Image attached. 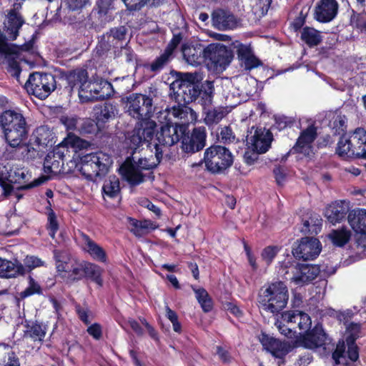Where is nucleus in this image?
I'll return each instance as SVG.
<instances>
[{
    "instance_id": "nucleus-42",
    "label": "nucleus",
    "mask_w": 366,
    "mask_h": 366,
    "mask_svg": "<svg viewBox=\"0 0 366 366\" xmlns=\"http://www.w3.org/2000/svg\"><path fill=\"white\" fill-rule=\"evenodd\" d=\"M11 147L16 148L17 157L23 159H32L35 158L38 154L37 149L30 142L24 144L22 142L19 145L12 146Z\"/></svg>"
},
{
    "instance_id": "nucleus-33",
    "label": "nucleus",
    "mask_w": 366,
    "mask_h": 366,
    "mask_svg": "<svg viewBox=\"0 0 366 366\" xmlns=\"http://www.w3.org/2000/svg\"><path fill=\"white\" fill-rule=\"evenodd\" d=\"M127 221L130 232L138 237H143L150 231L154 230L157 228V224L156 223L148 219L139 221L137 219L128 217Z\"/></svg>"
},
{
    "instance_id": "nucleus-59",
    "label": "nucleus",
    "mask_w": 366,
    "mask_h": 366,
    "mask_svg": "<svg viewBox=\"0 0 366 366\" xmlns=\"http://www.w3.org/2000/svg\"><path fill=\"white\" fill-rule=\"evenodd\" d=\"M41 293V288L40 285L33 278L29 277V286L21 292V297L25 298L34 294L39 295Z\"/></svg>"
},
{
    "instance_id": "nucleus-45",
    "label": "nucleus",
    "mask_w": 366,
    "mask_h": 366,
    "mask_svg": "<svg viewBox=\"0 0 366 366\" xmlns=\"http://www.w3.org/2000/svg\"><path fill=\"white\" fill-rule=\"evenodd\" d=\"M102 272V269L95 264L86 262L84 264V277L91 278L99 286H102L103 282L101 277Z\"/></svg>"
},
{
    "instance_id": "nucleus-19",
    "label": "nucleus",
    "mask_w": 366,
    "mask_h": 366,
    "mask_svg": "<svg viewBox=\"0 0 366 366\" xmlns=\"http://www.w3.org/2000/svg\"><path fill=\"white\" fill-rule=\"evenodd\" d=\"M260 342L263 347L277 358H283L291 350L288 342H282L266 335H262Z\"/></svg>"
},
{
    "instance_id": "nucleus-4",
    "label": "nucleus",
    "mask_w": 366,
    "mask_h": 366,
    "mask_svg": "<svg viewBox=\"0 0 366 366\" xmlns=\"http://www.w3.org/2000/svg\"><path fill=\"white\" fill-rule=\"evenodd\" d=\"M0 124L10 147L19 145L26 139V123L21 114L11 110L6 111L0 116Z\"/></svg>"
},
{
    "instance_id": "nucleus-35",
    "label": "nucleus",
    "mask_w": 366,
    "mask_h": 366,
    "mask_svg": "<svg viewBox=\"0 0 366 366\" xmlns=\"http://www.w3.org/2000/svg\"><path fill=\"white\" fill-rule=\"evenodd\" d=\"M184 75L187 77L189 76L188 74H185ZM189 77H191L190 75ZM172 86L173 89H175L177 87L178 88L177 94L179 96L182 94H186L187 92H189V97H188L187 98H184L185 102H192L195 99L197 96V92L194 89V85L192 84L190 79H189L188 78L182 80H177L172 84Z\"/></svg>"
},
{
    "instance_id": "nucleus-44",
    "label": "nucleus",
    "mask_w": 366,
    "mask_h": 366,
    "mask_svg": "<svg viewBox=\"0 0 366 366\" xmlns=\"http://www.w3.org/2000/svg\"><path fill=\"white\" fill-rule=\"evenodd\" d=\"M63 161L47 154L44 162V170L46 174L56 175L61 172Z\"/></svg>"
},
{
    "instance_id": "nucleus-34",
    "label": "nucleus",
    "mask_w": 366,
    "mask_h": 366,
    "mask_svg": "<svg viewBox=\"0 0 366 366\" xmlns=\"http://www.w3.org/2000/svg\"><path fill=\"white\" fill-rule=\"evenodd\" d=\"M237 55L246 69L251 70L260 65L259 60L254 55L249 46L239 44L237 47Z\"/></svg>"
},
{
    "instance_id": "nucleus-12",
    "label": "nucleus",
    "mask_w": 366,
    "mask_h": 366,
    "mask_svg": "<svg viewBox=\"0 0 366 366\" xmlns=\"http://www.w3.org/2000/svg\"><path fill=\"white\" fill-rule=\"evenodd\" d=\"M358 357L357 345H347L344 342H339L332 354L335 366H352Z\"/></svg>"
},
{
    "instance_id": "nucleus-50",
    "label": "nucleus",
    "mask_w": 366,
    "mask_h": 366,
    "mask_svg": "<svg viewBox=\"0 0 366 366\" xmlns=\"http://www.w3.org/2000/svg\"><path fill=\"white\" fill-rule=\"evenodd\" d=\"M345 325L346 327L347 334L346 345H355V340L360 337V325L354 322L347 323V320H345Z\"/></svg>"
},
{
    "instance_id": "nucleus-2",
    "label": "nucleus",
    "mask_w": 366,
    "mask_h": 366,
    "mask_svg": "<svg viewBox=\"0 0 366 366\" xmlns=\"http://www.w3.org/2000/svg\"><path fill=\"white\" fill-rule=\"evenodd\" d=\"M288 297V290L283 282H272L261 289L259 307L266 312L277 315L286 307Z\"/></svg>"
},
{
    "instance_id": "nucleus-38",
    "label": "nucleus",
    "mask_w": 366,
    "mask_h": 366,
    "mask_svg": "<svg viewBox=\"0 0 366 366\" xmlns=\"http://www.w3.org/2000/svg\"><path fill=\"white\" fill-rule=\"evenodd\" d=\"M211 16L212 23H238L237 18L228 8H216Z\"/></svg>"
},
{
    "instance_id": "nucleus-31",
    "label": "nucleus",
    "mask_w": 366,
    "mask_h": 366,
    "mask_svg": "<svg viewBox=\"0 0 366 366\" xmlns=\"http://www.w3.org/2000/svg\"><path fill=\"white\" fill-rule=\"evenodd\" d=\"M350 144L354 148L356 157H366V131L362 128L356 129L348 136Z\"/></svg>"
},
{
    "instance_id": "nucleus-46",
    "label": "nucleus",
    "mask_w": 366,
    "mask_h": 366,
    "mask_svg": "<svg viewBox=\"0 0 366 366\" xmlns=\"http://www.w3.org/2000/svg\"><path fill=\"white\" fill-rule=\"evenodd\" d=\"M290 317L295 319H300V321L297 322V327L300 330H308L311 326L312 322L310 316L302 311L295 310L285 312V317L290 318Z\"/></svg>"
},
{
    "instance_id": "nucleus-63",
    "label": "nucleus",
    "mask_w": 366,
    "mask_h": 366,
    "mask_svg": "<svg viewBox=\"0 0 366 366\" xmlns=\"http://www.w3.org/2000/svg\"><path fill=\"white\" fill-rule=\"evenodd\" d=\"M49 235L51 238L55 237V234L59 229V224L56 219V216L53 211L48 214V227Z\"/></svg>"
},
{
    "instance_id": "nucleus-54",
    "label": "nucleus",
    "mask_w": 366,
    "mask_h": 366,
    "mask_svg": "<svg viewBox=\"0 0 366 366\" xmlns=\"http://www.w3.org/2000/svg\"><path fill=\"white\" fill-rule=\"evenodd\" d=\"M9 52L1 54L5 56L9 66V71L12 72L15 76H19L20 69L18 62L14 59L13 55L15 54V49L9 45Z\"/></svg>"
},
{
    "instance_id": "nucleus-41",
    "label": "nucleus",
    "mask_w": 366,
    "mask_h": 366,
    "mask_svg": "<svg viewBox=\"0 0 366 366\" xmlns=\"http://www.w3.org/2000/svg\"><path fill=\"white\" fill-rule=\"evenodd\" d=\"M117 114V109L112 104H105L95 113L97 124L104 123L113 119Z\"/></svg>"
},
{
    "instance_id": "nucleus-21",
    "label": "nucleus",
    "mask_w": 366,
    "mask_h": 366,
    "mask_svg": "<svg viewBox=\"0 0 366 366\" xmlns=\"http://www.w3.org/2000/svg\"><path fill=\"white\" fill-rule=\"evenodd\" d=\"M252 149L259 153H265L270 147L272 141V134L269 130L262 128L254 129V134L248 139Z\"/></svg>"
},
{
    "instance_id": "nucleus-60",
    "label": "nucleus",
    "mask_w": 366,
    "mask_h": 366,
    "mask_svg": "<svg viewBox=\"0 0 366 366\" xmlns=\"http://www.w3.org/2000/svg\"><path fill=\"white\" fill-rule=\"evenodd\" d=\"M97 123L89 119H81L79 132L80 134H92L96 131Z\"/></svg>"
},
{
    "instance_id": "nucleus-28",
    "label": "nucleus",
    "mask_w": 366,
    "mask_h": 366,
    "mask_svg": "<svg viewBox=\"0 0 366 366\" xmlns=\"http://www.w3.org/2000/svg\"><path fill=\"white\" fill-rule=\"evenodd\" d=\"M326 340V334L321 327L316 326L312 330L305 334L302 340V345L309 349L322 346Z\"/></svg>"
},
{
    "instance_id": "nucleus-57",
    "label": "nucleus",
    "mask_w": 366,
    "mask_h": 366,
    "mask_svg": "<svg viewBox=\"0 0 366 366\" xmlns=\"http://www.w3.org/2000/svg\"><path fill=\"white\" fill-rule=\"evenodd\" d=\"M321 221L318 217H316L315 219L310 218V220H305L303 223L302 232L317 234L321 229Z\"/></svg>"
},
{
    "instance_id": "nucleus-1",
    "label": "nucleus",
    "mask_w": 366,
    "mask_h": 366,
    "mask_svg": "<svg viewBox=\"0 0 366 366\" xmlns=\"http://www.w3.org/2000/svg\"><path fill=\"white\" fill-rule=\"evenodd\" d=\"M68 83L71 89L78 91L82 102L104 99L110 96L112 85L105 80L88 81L86 69H77L68 75Z\"/></svg>"
},
{
    "instance_id": "nucleus-39",
    "label": "nucleus",
    "mask_w": 366,
    "mask_h": 366,
    "mask_svg": "<svg viewBox=\"0 0 366 366\" xmlns=\"http://www.w3.org/2000/svg\"><path fill=\"white\" fill-rule=\"evenodd\" d=\"M229 111L226 107H216L207 109L204 112V121L208 126L218 124L227 114Z\"/></svg>"
},
{
    "instance_id": "nucleus-16",
    "label": "nucleus",
    "mask_w": 366,
    "mask_h": 366,
    "mask_svg": "<svg viewBox=\"0 0 366 366\" xmlns=\"http://www.w3.org/2000/svg\"><path fill=\"white\" fill-rule=\"evenodd\" d=\"M338 9L336 0H320L315 9V19L320 23H329L337 16Z\"/></svg>"
},
{
    "instance_id": "nucleus-11",
    "label": "nucleus",
    "mask_w": 366,
    "mask_h": 366,
    "mask_svg": "<svg viewBox=\"0 0 366 366\" xmlns=\"http://www.w3.org/2000/svg\"><path fill=\"white\" fill-rule=\"evenodd\" d=\"M321 249V243L317 238L305 237L293 249L292 254L299 259L312 260L319 255Z\"/></svg>"
},
{
    "instance_id": "nucleus-29",
    "label": "nucleus",
    "mask_w": 366,
    "mask_h": 366,
    "mask_svg": "<svg viewBox=\"0 0 366 366\" xmlns=\"http://www.w3.org/2000/svg\"><path fill=\"white\" fill-rule=\"evenodd\" d=\"M114 0H97L96 5L89 14V20L92 23L95 21L104 23L109 21L108 19L109 11L112 8Z\"/></svg>"
},
{
    "instance_id": "nucleus-18",
    "label": "nucleus",
    "mask_w": 366,
    "mask_h": 366,
    "mask_svg": "<svg viewBox=\"0 0 366 366\" xmlns=\"http://www.w3.org/2000/svg\"><path fill=\"white\" fill-rule=\"evenodd\" d=\"M292 272L291 281L301 285L314 280L320 274V268L316 265L298 264Z\"/></svg>"
},
{
    "instance_id": "nucleus-7",
    "label": "nucleus",
    "mask_w": 366,
    "mask_h": 366,
    "mask_svg": "<svg viewBox=\"0 0 366 366\" xmlns=\"http://www.w3.org/2000/svg\"><path fill=\"white\" fill-rule=\"evenodd\" d=\"M29 94L39 99H46L56 88L54 76L50 74L33 73L25 84Z\"/></svg>"
},
{
    "instance_id": "nucleus-10",
    "label": "nucleus",
    "mask_w": 366,
    "mask_h": 366,
    "mask_svg": "<svg viewBox=\"0 0 366 366\" xmlns=\"http://www.w3.org/2000/svg\"><path fill=\"white\" fill-rule=\"evenodd\" d=\"M152 100L141 94H132L127 97V107L130 116L137 119H143L151 112Z\"/></svg>"
},
{
    "instance_id": "nucleus-9",
    "label": "nucleus",
    "mask_w": 366,
    "mask_h": 366,
    "mask_svg": "<svg viewBox=\"0 0 366 366\" xmlns=\"http://www.w3.org/2000/svg\"><path fill=\"white\" fill-rule=\"evenodd\" d=\"M156 123L150 119H144L138 122L130 137L131 147L137 149L142 144H147L148 147H152L151 141L153 139Z\"/></svg>"
},
{
    "instance_id": "nucleus-32",
    "label": "nucleus",
    "mask_w": 366,
    "mask_h": 366,
    "mask_svg": "<svg viewBox=\"0 0 366 366\" xmlns=\"http://www.w3.org/2000/svg\"><path fill=\"white\" fill-rule=\"evenodd\" d=\"M26 269L21 263L0 258V277L11 278L25 274Z\"/></svg>"
},
{
    "instance_id": "nucleus-8",
    "label": "nucleus",
    "mask_w": 366,
    "mask_h": 366,
    "mask_svg": "<svg viewBox=\"0 0 366 366\" xmlns=\"http://www.w3.org/2000/svg\"><path fill=\"white\" fill-rule=\"evenodd\" d=\"M232 60L231 52L221 44H211L204 47V61L216 70H224Z\"/></svg>"
},
{
    "instance_id": "nucleus-43",
    "label": "nucleus",
    "mask_w": 366,
    "mask_h": 366,
    "mask_svg": "<svg viewBox=\"0 0 366 366\" xmlns=\"http://www.w3.org/2000/svg\"><path fill=\"white\" fill-rule=\"evenodd\" d=\"M350 237V231L345 227H342L340 229H334L329 234V237L332 243L339 247H342L347 243Z\"/></svg>"
},
{
    "instance_id": "nucleus-64",
    "label": "nucleus",
    "mask_w": 366,
    "mask_h": 366,
    "mask_svg": "<svg viewBox=\"0 0 366 366\" xmlns=\"http://www.w3.org/2000/svg\"><path fill=\"white\" fill-rule=\"evenodd\" d=\"M30 335L34 340H42L46 335L45 327L39 324H34L31 327Z\"/></svg>"
},
{
    "instance_id": "nucleus-36",
    "label": "nucleus",
    "mask_w": 366,
    "mask_h": 366,
    "mask_svg": "<svg viewBox=\"0 0 366 366\" xmlns=\"http://www.w3.org/2000/svg\"><path fill=\"white\" fill-rule=\"evenodd\" d=\"M54 259L56 260V267L59 272L69 273L72 264L75 259L71 257L66 251L55 250L54 252Z\"/></svg>"
},
{
    "instance_id": "nucleus-27",
    "label": "nucleus",
    "mask_w": 366,
    "mask_h": 366,
    "mask_svg": "<svg viewBox=\"0 0 366 366\" xmlns=\"http://www.w3.org/2000/svg\"><path fill=\"white\" fill-rule=\"evenodd\" d=\"M169 114L179 120V122L176 123L177 125H187L190 123H194L197 120V113L190 107L184 105L173 107L169 111Z\"/></svg>"
},
{
    "instance_id": "nucleus-40",
    "label": "nucleus",
    "mask_w": 366,
    "mask_h": 366,
    "mask_svg": "<svg viewBox=\"0 0 366 366\" xmlns=\"http://www.w3.org/2000/svg\"><path fill=\"white\" fill-rule=\"evenodd\" d=\"M350 139L347 136H342L337 143V154L343 159L355 158L356 154L353 147L350 144Z\"/></svg>"
},
{
    "instance_id": "nucleus-20",
    "label": "nucleus",
    "mask_w": 366,
    "mask_h": 366,
    "mask_svg": "<svg viewBox=\"0 0 366 366\" xmlns=\"http://www.w3.org/2000/svg\"><path fill=\"white\" fill-rule=\"evenodd\" d=\"M79 242L82 250L88 253L94 260L101 262L107 261V254L104 249L88 235L80 233Z\"/></svg>"
},
{
    "instance_id": "nucleus-3",
    "label": "nucleus",
    "mask_w": 366,
    "mask_h": 366,
    "mask_svg": "<svg viewBox=\"0 0 366 366\" xmlns=\"http://www.w3.org/2000/svg\"><path fill=\"white\" fill-rule=\"evenodd\" d=\"M112 164L110 155L103 152L86 154L81 158L79 171L88 181L96 182L104 176Z\"/></svg>"
},
{
    "instance_id": "nucleus-25",
    "label": "nucleus",
    "mask_w": 366,
    "mask_h": 366,
    "mask_svg": "<svg viewBox=\"0 0 366 366\" xmlns=\"http://www.w3.org/2000/svg\"><path fill=\"white\" fill-rule=\"evenodd\" d=\"M182 40V36L181 34H174L164 52L151 64V70L156 71L162 69L163 66L169 61L173 51L180 44Z\"/></svg>"
},
{
    "instance_id": "nucleus-48",
    "label": "nucleus",
    "mask_w": 366,
    "mask_h": 366,
    "mask_svg": "<svg viewBox=\"0 0 366 366\" xmlns=\"http://www.w3.org/2000/svg\"><path fill=\"white\" fill-rule=\"evenodd\" d=\"M196 298L204 312H209L212 308V302L207 292L204 288H193Z\"/></svg>"
},
{
    "instance_id": "nucleus-13",
    "label": "nucleus",
    "mask_w": 366,
    "mask_h": 366,
    "mask_svg": "<svg viewBox=\"0 0 366 366\" xmlns=\"http://www.w3.org/2000/svg\"><path fill=\"white\" fill-rule=\"evenodd\" d=\"M180 132L181 129H179L177 124H167L162 126L152 142L153 148L154 149V144H157L160 150L163 152L162 147H171L178 142L181 136Z\"/></svg>"
},
{
    "instance_id": "nucleus-58",
    "label": "nucleus",
    "mask_w": 366,
    "mask_h": 366,
    "mask_svg": "<svg viewBox=\"0 0 366 366\" xmlns=\"http://www.w3.org/2000/svg\"><path fill=\"white\" fill-rule=\"evenodd\" d=\"M86 263L85 261L79 262L74 259V264L69 273H68L74 279H81L84 277V264Z\"/></svg>"
},
{
    "instance_id": "nucleus-61",
    "label": "nucleus",
    "mask_w": 366,
    "mask_h": 366,
    "mask_svg": "<svg viewBox=\"0 0 366 366\" xmlns=\"http://www.w3.org/2000/svg\"><path fill=\"white\" fill-rule=\"evenodd\" d=\"M280 249L276 246H268L265 247L261 254L262 259L267 264H269L274 258L276 257Z\"/></svg>"
},
{
    "instance_id": "nucleus-22",
    "label": "nucleus",
    "mask_w": 366,
    "mask_h": 366,
    "mask_svg": "<svg viewBox=\"0 0 366 366\" xmlns=\"http://www.w3.org/2000/svg\"><path fill=\"white\" fill-rule=\"evenodd\" d=\"M349 203L346 201H335L325 210V217L332 224L341 222L349 212Z\"/></svg>"
},
{
    "instance_id": "nucleus-52",
    "label": "nucleus",
    "mask_w": 366,
    "mask_h": 366,
    "mask_svg": "<svg viewBox=\"0 0 366 366\" xmlns=\"http://www.w3.org/2000/svg\"><path fill=\"white\" fill-rule=\"evenodd\" d=\"M51 132L47 127L37 128L34 134L35 142L38 146L47 145L51 141Z\"/></svg>"
},
{
    "instance_id": "nucleus-53",
    "label": "nucleus",
    "mask_w": 366,
    "mask_h": 366,
    "mask_svg": "<svg viewBox=\"0 0 366 366\" xmlns=\"http://www.w3.org/2000/svg\"><path fill=\"white\" fill-rule=\"evenodd\" d=\"M347 119L345 115L341 114H334L332 119L330 122V125L335 131L336 134H340L344 132L347 127Z\"/></svg>"
},
{
    "instance_id": "nucleus-49",
    "label": "nucleus",
    "mask_w": 366,
    "mask_h": 366,
    "mask_svg": "<svg viewBox=\"0 0 366 366\" xmlns=\"http://www.w3.org/2000/svg\"><path fill=\"white\" fill-rule=\"evenodd\" d=\"M60 122L68 131V134H72L73 132H79L81 119L74 115H64L61 117Z\"/></svg>"
},
{
    "instance_id": "nucleus-17",
    "label": "nucleus",
    "mask_w": 366,
    "mask_h": 366,
    "mask_svg": "<svg viewBox=\"0 0 366 366\" xmlns=\"http://www.w3.org/2000/svg\"><path fill=\"white\" fill-rule=\"evenodd\" d=\"M9 182H11V184L16 183L21 184L19 188L21 189H28L39 186L44 183L49 179L48 177L43 176L34 179L31 183L27 184L26 182L31 178V175L29 171L24 168H15L14 169H11L9 172Z\"/></svg>"
},
{
    "instance_id": "nucleus-51",
    "label": "nucleus",
    "mask_w": 366,
    "mask_h": 366,
    "mask_svg": "<svg viewBox=\"0 0 366 366\" xmlns=\"http://www.w3.org/2000/svg\"><path fill=\"white\" fill-rule=\"evenodd\" d=\"M302 39L309 46H316L321 41L319 32L310 27L305 28L302 33Z\"/></svg>"
},
{
    "instance_id": "nucleus-15",
    "label": "nucleus",
    "mask_w": 366,
    "mask_h": 366,
    "mask_svg": "<svg viewBox=\"0 0 366 366\" xmlns=\"http://www.w3.org/2000/svg\"><path fill=\"white\" fill-rule=\"evenodd\" d=\"M207 132L204 127H196L190 136L182 139V147L186 152H196L202 149L205 146Z\"/></svg>"
},
{
    "instance_id": "nucleus-23",
    "label": "nucleus",
    "mask_w": 366,
    "mask_h": 366,
    "mask_svg": "<svg viewBox=\"0 0 366 366\" xmlns=\"http://www.w3.org/2000/svg\"><path fill=\"white\" fill-rule=\"evenodd\" d=\"M84 142L79 137L74 134H68L67 137L56 146L51 152L48 154H51L55 158L63 161L65 156L69 152V147L81 148L84 146Z\"/></svg>"
},
{
    "instance_id": "nucleus-24",
    "label": "nucleus",
    "mask_w": 366,
    "mask_h": 366,
    "mask_svg": "<svg viewBox=\"0 0 366 366\" xmlns=\"http://www.w3.org/2000/svg\"><path fill=\"white\" fill-rule=\"evenodd\" d=\"M182 52L185 61L190 65L197 66L204 61V48L199 44L190 45L184 44Z\"/></svg>"
},
{
    "instance_id": "nucleus-62",
    "label": "nucleus",
    "mask_w": 366,
    "mask_h": 366,
    "mask_svg": "<svg viewBox=\"0 0 366 366\" xmlns=\"http://www.w3.org/2000/svg\"><path fill=\"white\" fill-rule=\"evenodd\" d=\"M310 9L303 7L300 11L297 9H293L290 13V17L293 19L292 23H305Z\"/></svg>"
},
{
    "instance_id": "nucleus-26",
    "label": "nucleus",
    "mask_w": 366,
    "mask_h": 366,
    "mask_svg": "<svg viewBox=\"0 0 366 366\" xmlns=\"http://www.w3.org/2000/svg\"><path fill=\"white\" fill-rule=\"evenodd\" d=\"M182 40V36L181 34H174L164 52L151 64V70L156 71L162 69L163 66L169 61L173 51L180 44Z\"/></svg>"
},
{
    "instance_id": "nucleus-47",
    "label": "nucleus",
    "mask_w": 366,
    "mask_h": 366,
    "mask_svg": "<svg viewBox=\"0 0 366 366\" xmlns=\"http://www.w3.org/2000/svg\"><path fill=\"white\" fill-rule=\"evenodd\" d=\"M9 172L5 167L0 169V186L3 189V194L5 197L14 194L19 199L21 197L14 192V188L9 182Z\"/></svg>"
},
{
    "instance_id": "nucleus-37",
    "label": "nucleus",
    "mask_w": 366,
    "mask_h": 366,
    "mask_svg": "<svg viewBox=\"0 0 366 366\" xmlns=\"http://www.w3.org/2000/svg\"><path fill=\"white\" fill-rule=\"evenodd\" d=\"M120 192V186L119 178L114 175L109 176L104 180L102 186L103 197L111 199L117 197Z\"/></svg>"
},
{
    "instance_id": "nucleus-6",
    "label": "nucleus",
    "mask_w": 366,
    "mask_h": 366,
    "mask_svg": "<svg viewBox=\"0 0 366 366\" xmlns=\"http://www.w3.org/2000/svg\"><path fill=\"white\" fill-rule=\"evenodd\" d=\"M204 161L205 167L209 172L220 173L232 164L233 157L228 149L215 145L206 149Z\"/></svg>"
},
{
    "instance_id": "nucleus-30",
    "label": "nucleus",
    "mask_w": 366,
    "mask_h": 366,
    "mask_svg": "<svg viewBox=\"0 0 366 366\" xmlns=\"http://www.w3.org/2000/svg\"><path fill=\"white\" fill-rule=\"evenodd\" d=\"M347 220L356 233L366 234V209L358 208L350 211Z\"/></svg>"
},
{
    "instance_id": "nucleus-56",
    "label": "nucleus",
    "mask_w": 366,
    "mask_h": 366,
    "mask_svg": "<svg viewBox=\"0 0 366 366\" xmlns=\"http://www.w3.org/2000/svg\"><path fill=\"white\" fill-rule=\"evenodd\" d=\"M203 90L201 91V99L204 105H210L212 102L214 85L212 81H206L203 86Z\"/></svg>"
},
{
    "instance_id": "nucleus-14",
    "label": "nucleus",
    "mask_w": 366,
    "mask_h": 366,
    "mask_svg": "<svg viewBox=\"0 0 366 366\" xmlns=\"http://www.w3.org/2000/svg\"><path fill=\"white\" fill-rule=\"evenodd\" d=\"M316 137V127L314 125L309 126L300 133L292 150L294 152L302 154L305 157H311L313 154L312 143Z\"/></svg>"
},
{
    "instance_id": "nucleus-55",
    "label": "nucleus",
    "mask_w": 366,
    "mask_h": 366,
    "mask_svg": "<svg viewBox=\"0 0 366 366\" xmlns=\"http://www.w3.org/2000/svg\"><path fill=\"white\" fill-rule=\"evenodd\" d=\"M22 4L19 2H14L13 8L9 10L7 14L8 23H25L23 16L19 13Z\"/></svg>"
},
{
    "instance_id": "nucleus-5",
    "label": "nucleus",
    "mask_w": 366,
    "mask_h": 366,
    "mask_svg": "<svg viewBox=\"0 0 366 366\" xmlns=\"http://www.w3.org/2000/svg\"><path fill=\"white\" fill-rule=\"evenodd\" d=\"M156 161L150 162L147 159H139L138 162H132L127 159L119 168L122 177L131 184H139L144 182L142 170L155 167L162 158V151L157 144H154Z\"/></svg>"
}]
</instances>
